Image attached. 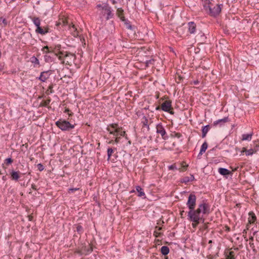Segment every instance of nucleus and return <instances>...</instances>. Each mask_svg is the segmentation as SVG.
<instances>
[{
    "mask_svg": "<svg viewBox=\"0 0 259 259\" xmlns=\"http://www.w3.org/2000/svg\"><path fill=\"white\" fill-rule=\"evenodd\" d=\"M209 213V205L206 203H202L198 205L197 209L189 210L188 213V217L190 221L195 223L192 224L193 227H195L200 222H204L203 215Z\"/></svg>",
    "mask_w": 259,
    "mask_h": 259,
    "instance_id": "obj_1",
    "label": "nucleus"
},
{
    "mask_svg": "<svg viewBox=\"0 0 259 259\" xmlns=\"http://www.w3.org/2000/svg\"><path fill=\"white\" fill-rule=\"evenodd\" d=\"M107 130L110 134L115 137H124L125 135V132L122 131L121 128L116 124H112L108 126Z\"/></svg>",
    "mask_w": 259,
    "mask_h": 259,
    "instance_id": "obj_2",
    "label": "nucleus"
},
{
    "mask_svg": "<svg viewBox=\"0 0 259 259\" xmlns=\"http://www.w3.org/2000/svg\"><path fill=\"white\" fill-rule=\"evenodd\" d=\"M56 125L63 131H69L74 128V125L71 124L69 121L59 119L56 122Z\"/></svg>",
    "mask_w": 259,
    "mask_h": 259,
    "instance_id": "obj_3",
    "label": "nucleus"
},
{
    "mask_svg": "<svg viewBox=\"0 0 259 259\" xmlns=\"http://www.w3.org/2000/svg\"><path fill=\"white\" fill-rule=\"evenodd\" d=\"M221 6H222V5H216L215 6H214L213 8L212 4L210 6H208L207 8L209 11L208 14L212 16L219 15L221 11Z\"/></svg>",
    "mask_w": 259,
    "mask_h": 259,
    "instance_id": "obj_4",
    "label": "nucleus"
},
{
    "mask_svg": "<svg viewBox=\"0 0 259 259\" xmlns=\"http://www.w3.org/2000/svg\"><path fill=\"white\" fill-rule=\"evenodd\" d=\"M196 197L193 194H190L188 197L187 205L189 210L193 209L196 205Z\"/></svg>",
    "mask_w": 259,
    "mask_h": 259,
    "instance_id": "obj_5",
    "label": "nucleus"
},
{
    "mask_svg": "<svg viewBox=\"0 0 259 259\" xmlns=\"http://www.w3.org/2000/svg\"><path fill=\"white\" fill-rule=\"evenodd\" d=\"M97 8L100 11H102V14L103 15H107L109 16L111 15V12L110 8L105 4H103V6L101 5H98Z\"/></svg>",
    "mask_w": 259,
    "mask_h": 259,
    "instance_id": "obj_6",
    "label": "nucleus"
},
{
    "mask_svg": "<svg viewBox=\"0 0 259 259\" xmlns=\"http://www.w3.org/2000/svg\"><path fill=\"white\" fill-rule=\"evenodd\" d=\"M161 109L167 112H169L170 114H173L174 113L170 110L172 109L171 107V102L169 100H166L164 101L161 106Z\"/></svg>",
    "mask_w": 259,
    "mask_h": 259,
    "instance_id": "obj_7",
    "label": "nucleus"
},
{
    "mask_svg": "<svg viewBox=\"0 0 259 259\" xmlns=\"http://www.w3.org/2000/svg\"><path fill=\"white\" fill-rule=\"evenodd\" d=\"M156 133L159 134L162 136V138L166 140L168 138L166 135V131L161 123H159L156 126Z\"/></svg>",
    "mask_w": 259,
    "mask_h": 259,
    "instance_id": "obj_8",
    "label": "nucleus"
},
{
    "mask_svg": "<svg viewBox=\"0 0 259 259\" xmlns=\"http://www.w3.org/2000/svg\"><path fill=\"white\" fill-rule=\"evenodd\" d=\"M51 73V70L43 71L40 73L39 76L37 78L42 82H45L50 77Z\"/></svg>",
    "mask_w": 259,
    "mask_h": 259,
    "instance_id": "obj_9",
    "label": "nucleus"
},
{
    "mask_svg": "<svg viewBox=\"0 0 259 259\" xmlns=\"http://www.w3.org/2000/svg\"><path fill=\"white\" fill-rule=\"evenodd\" d=\"M229 120V118L228 117H225L222 119H220L214 121L213 123L214 126L219 125L220 126L224 125L226 122H228Z\"/></svg>",
    "mask_w": 259,
    "mask_h": 259,
    "instance_id": "obj_10",
    "label": "nucleus"
},
{
    "mask_svg": "<svg viewBox=\"0 0 259 259\" xmlns=\"http://www.w3.org/2000/svg\"><path fill=\"white\" fill-rule=\"evenodd\" d=\"M248 224L247 225V229L250 228V225L253 224L256 221V217L254 213L250 212L249 213Z\"/></svg>",
    "mask_w": 259,
    "mask_h": 259,
    "instance_id": "obj_11",
    "label": "nucleus"
},
{
    "mask_svg": "<svg viewBox=\"0 0 259 259\" xmlns=\"http://www.w3.org/2000/svg\"><path fill=\"white\" fill-rule=\"evenodd\" d=\"M122 21L124 22V24L126 27V28L131 30H134L135 29V26L132 25L130 22L125 19V17H121Z\"/></svg>",
    "mask_w": 259,
    "mask_h": 259,
    "instance_id": "obj_12",
    "label": "nucleus"
},
{
    "mask_svg": "<svg viewBox=\"0 0 259 259\" xmlns=\"http://www.w3.org/2000/svg\"><path fill=\"white\" fill-rule=\"evenodd\" d=\"M136 189L137 192H138V196L139 197H143V198H146V195L145 192H144L143 189L139 186H137L136 187Z\"/></svg>",
    "mask_w": 259,
    "mask_h": 259,
    "instance_id": "obj_13",
    "label": "nucleus"
},
{
    "mask_svg": "<svg viewBox=\"0 0 259 259\" xmlns=\"http://www.w3.org/2000/svg\"><path fill=\"white\" fill-rule=\"evenodd\" d=\"M30 61L33 64L34 67H38L39 66V61L35 56L31 57L30 58Z\"/></svg>",
    "mask_w": 259,
    "mask_h": 259,
    "instance_id": "obj_14",
    "label": "nucleus"
},
{
    "mask_svg": "<svg viewBox=\"0 0 259 259\" xmlns=\"http://www.w3.org/2000/svg\"><path fill=\"white\" fill-rule=\"evenodd\" d=\"M189 31L190 33L193 34L195 32L196 25L193 22L188 23Z\"/></svg>",
    "mask_w": 259,
    "mask_h": 259,
    "instance_id": "obj_15",
    "label": "nucleus"
},
{
    "mask_svg": "<svg viewBox=\"0 0 259 259\" xmlns=\"http://www.w3.org/2000/svg\"><path fill=\"white\" fill-rule=\"evenodd\" d=\"M194 180V177L193 175H191L189 177H185L181 179V182L184 183H188Z\"/></svg>",
    "mask_w": 259,
    "mask_h": 259,
    "instance_id": "obj_16",
    "label": "nucleus"
},
{
    "mask_svg": "<svg viewBox=\"0 0 259 259\" xmlns=\"http://www.w3.org/2000/svg\"><path fill=\"white\" fill-rule=\"evenodd\" d=\"M218 172L220 175L224 176L229 175L231 174V171L229 170L228 169L222 167L219 168L218 169Z\"/></svg>",
    "mask_w": 259,
    "mask_h": 259,
    "instance_id": "obj_17",
    "label": "nucleus"
},
{
    "mask_svg": "<svg viewBox=\"0 0 259 259\" xmlns=\"http://www.w3.org/2000/svg\"><path fill=\"white\" fill-rule=\"evenodd\" d=\"M35 31L36 33H39L42 35H45L48 32V29L42 28L40 26L36 28Z\"/></svg>",
    "mask_w": 259,
    "mask_h": 259,
    "instance_id": "obj_18",
    "label": "nucleus"
},
{
    "mask_svg": "<svg viewBox=\"0 0 259 259\" xmlns=\"http://www.w3.org/2000/svg\"><path fill=\"white\" fill-rule=\"evenodd\" d=\"M210 129V126L209 125H206L205 126H203L202 129V137L204 138L207 132L209 131Z\"/></svg>",
    "mask_w": 259,
    "mask_h": 259,
    "instance_id": "obj_19",
    "label": "nucleus"
},
{
    "mask_svg": "<svg viewBox=\"0 0 259 259\" xmlns=\"http://www.w3.org/2000/svg\"><path fill=\"white\" fill-rule=\"evenodd\" d=\"M252 136V133L243 134L242 135V140L243 141H250Z\"/></svg>",
    "mask_w": 259,
    "mask_h": 259,
    "instance_id": "obj_20",
    "label": "nucleus"
},
{
    "mask_svg": "<svg viewBox=\"0 0 259 259\" xmlns=\"http://www.w3.org/2000/svg\"><path fill=\"white\" fill-rule=\"evenodd\" d=\"M19 173V171H15L13 170L11 173L12 179L15 181H18L20 177Z\"/></svg>",
    "mask_w": 259,
    "mask_h": 259,
    "instance_id": "obj_21",
    "label": "nucleus"
},
{
    "mask_svg": "<svg viewBox=\"0 0 259 259\" xmlns=\"http://www.w3.org/2000/svg\"><path fill=\"white\" fill-rule=\"evenodd\" d=\"M169 252V248L166 246H163L161 248V252L163 255H167Z\"/></svg>",
    "mask_w": 259,
    "mask_h": 259,
    "instance_id": "obj_22",
    "label": "nucleus"
},
{
    "mask_svg": "<svg viewBox=\"0 0 259 259\" xmlns=\"http://www.w3.org/2000/svg\"><path fill=\"white\" fill-rule=\"evenodd\" d=\"M32 20L34 25L36 26V28L40 27V20L38 17H32Z\"/></svg>",
    "mask_w": 259,
    "mask_h": 259,
    "instance_id": "obj_23",
    "label": "nucleus"
},
{
    "mask_svg": "<svg viewBox=\"0 0 259 259\" xmlns=\"http://www.w3.org/2000/svg\"><path fill=\"white\" fill-rule=\"evenodd\" d=\"M203 6L205 8L206 10L207 11V8L208 6L212 5L210 1L211 0H202Z\"/></svg>",
    "mask_w": 259,
    "mask_h": 259,
    "instance_id": "obj_24",
    "label": "nucleus"
},
{
    "mask_svg": "<svg viewBox=\"0 0 259 259\" xmlns=\"http://www.w3.org/2000/svg\"><path fill=\"white\" fill-rule=\"evenodd\" d=\"M8 22L5 17H0V25L2 27L7 25Z\"/></svg>",
    "mask_w": 259,
    "mask_h": 259,
    "instance_id": "obj_25",
    "label": "nucleus"
},
{
    "mask_svg": "<svg viewBox=\"0 0 259 259\" xmlns=\"http://www.w3.org/2000/svg\"><path fill=\"white\" fill-rule=\"evenodd\" d=\"M208 147L207 144L206 142H204L201 145L200 151L201 153H204L205 152Z\"/></svg>",
    "mask_w": 259,
    "mask_h": 259,
    "instance_id": "obj_26",
    "label": "nucleus"
},
{
    "mask_svg": "<svg viewBox=\"0 0 259 259\" xmlns=\"http://www.w3.org/2000/svg\"><path fill=\"white\" fill-rule=\"evenodd\" d=\"M244 151H245L246 152V155L249 156L252 155L253 154V153L255 151V150H254L252 149H250L249 150H246L244 149L242 152H244Z\"/></svg>",
    "mask_w": 259,
    "mask_h": 259,
    "instance_id": "obj_27",
    "label": "nucleus"
},
{
    "mask_svg": "<svg viewBox=\"0 0 259 259\" xmlns=\"http://www.w3.org/2000/svg\"><path fill=\"white\" fill-rule=\"evenodd\" d=\"M161 229V228L160 227H156V230L154 231V235L156 237H159L160 234H161V233L159 232V231Z\"/></svg>",
    "mask_w": 259,
    "mask_h": 259,
    "instance_id": "obj_28",
    "label": "nucleus"
},
{
    "mask_svg": "<svg viewBox=\"0 0 259 259\" xmlns=\"http://www.w3.org/2000/svg\"><path fill=\"white\" fill-rule=\"evenodd\" d=\"M113 152V150L111 148H108V149H107L108 160L110 159Z\"/></svg>",
    "mask_w": 259,
    "mask_h": 259,
    "instance_id": "obj_29",
    "label": "nucleus"
},
{
    "mask_svg": "<svg viewBox=\"0 0 259 259\" xmlns=\"http://www.w3.org/2000/svg\"><path fill=\"white\" fill-rule=\"evenodd\" d=\"M76 231L78 233H82L83 232V228L80 225H77V227H76Z\"/></svg>",
    "mask_w": 259,
    "mask_h": 259,
    "instance_id": "obj_30",
    "label": "nucleus"
},
{
    "mask_svg": "<svg viewBox=\"0 0 259 259\" xmlns=\"http://www.w3.org/2000/svg\"><path fill=\"white\" fill-rule=\"evenodd\" d=\"M123 12V10L121 8H118L117 10V13L118 16H120V15H122V13Z\"/></svg>",
    "mask_w": 259,
    "mask_h": 259,
    "instance_id": "obj_31",
    "label": "nucleus"
},
{
    "mask_svg": "<svg viewBox=\"0 0 259 259\" xmlns=\"http://www.w3.org/2000/svg\"><path fill=\"white\" fill-rule=\"evenodd\" d=\"M142 123L144 126H147L149 128V125L148 124V120L147 118H145L144 120L142 121Z\"/></svg>",
    "mask_w": 259,
    "mask_h": 259,
    "instance_id": "obj_32",
    "label": "nucleus"
},
{
    "mask_svg": "<svg viewBox=\"0 0 259 259\" xmlns=\"http://www.w3.org/2000/svg\"><path fill=\"white\" fill-rule=\"evenodd\" d=\"M233 252H230V255H228L226 259H235L234 256L232 254Z\"/></svg>",
    "mask_w": 259,
    "mask_h": 259,
    "instance_id": "obj_33",
    "label": "nucleus"
},
{
    "mask_svg": "<svg viewBox=\"0 0 259 259\" xmlns=\"http://www.w3.org/2000/svg\"><path fill=\"white\" fill-rule=\"evenodd\" d=\"M168 169H169V170L177 169V167L176 166V165H173V164H172V165H170L168 166Z\"/></svg>",
    "mask_w": 259,
    "mask_h": 259,
    "instance_id": "obj_34",
    "label": "nucleus"
},
{
    "mask_svg": "<svg viewBox=\"0 0 259 259\" xmlns=\"http://www.w3.org/2000/svg\"><path fill=\"white\" fill-rule=\"evenodd\" d=\"M6 162L7 164H10L11 163L13 162L12 159L11 158H8L6 159Z\"/></svg>",
    "mask_w": 259,
    "mask_h": 259,
    "instance_id": "obj_35",
    "label": "nucleus"
},
{
    "mask_svg": "<svg viewBox=\"0 0 259 259\" xmlns=\"http://www.w3.org/2000/svg\"><path fill=\"white\" fill-rule=\"evenodd\" d=\"M45 60L46 62H49L51 60V58L50 56H45Z\"/></svg>",
    "mask_w": 259,
    "mask_h": 259,
    "instance_id": "obj_36",
    "label": "nucleus"
},
{
    "mask_svg": "<svg viewBox=\"0 0 259 259\" xmlns=\"http://www.w3.org/2000/svg\"><path fill=\"white\" fill-rule=\"evenodd\" d=\"M38 168L40 171L42 170L44 168L43 165L41 164H38Z\"/></svg>",
    "mask_w": 259,
    "mask_h": 259,
    "instance_id": "obj_37",
    "label": "nucleus"
},
{
    "mask_svg": "<svg viewBox=\"0 0 259 259\" xmlns=\"http://www.w3.org/2000/svg\"><path fill=\"white\" fill-rule=\"evenodd\" d=\"M78 190V188H70L69 189V192H74L75 191H76Z\"/></svg>",
    "mask_w": 259,
    "mask_h": 259,
    "instance_id": "obj_38",
    "label": "nucleus"
},
{
    "mask_svg": "<svg viewBox=\"0 0 259 259\" xmlns=\"http://www.w3.org/2000/svg\"><path fill=\"white\" fill-rule=\"evenodd\" d=\"M48 49H49L48 47L46 46V47H45L43 48V51H44V52H46V50H48Z\"/></svg>",
    "mask_w": 259,
    "mask_h": 259,
    "instance_id": "obj_39",
    "label": "nucleus"
},
{
    "mask_svg": "<svg viewBox=\"0 0 259 259\" xmlns=\"http://www.w3.org/2000/svg\"><path fill=\"white\" fill-rule=\"evenodd\" d=\"M115 142L116 143H118L119 142V138L118 137H117V138L115 140Z\"/></svg>",
    "mask_w": 259,
    "mask_h": 259,
    "instance_id": "obj_40",
    "label": "nucleus"
},
{
    "mask_svg": "<svg viewBox=\"0 0 259 259\" xmlns=\"http://www.w3.org/2000/svg\"><path fill=\"white\" fill-rule=\"evenodd\" d=\"M203 153H201V151L200 150V152H199V153L198 156H199L201 155Z\"/></svg>",
    "mask_w": 259,
    "mask_h": 259,
    "instance_id": "obj_41",
    "label": "nucleus"
},
{
    "mask_svg": "<svg viewBox=\"0 0 259 259\" xmlns=\"http://www.w3.org/2000/svg\"><path fill=\"white\" fill-rule=\"evenodd\" d=\"M198 83V81H194V84H197Z\"/></svg>",
    "mask_w": 259,
    "mask_h": 259,
    "instance_id": "obj_42",
    "label": "nucleus"
},
{
    "mask_svg": "<svg viewBox=\"0 0 259 259\" xmlns=\"http://www.w3.org/2000/svg\"><path fill=\"white\" fill-rule=\"evenodd\" d=\"M112 3H113V4H115L116 2V1H115V0H113V1H112Z\"/></svg>",
    "mask_w": 259,
    "mask_h": 259,
    "instance_id": "obj_43",
    "label": "nucleus"
},
{
    "mask_svg": "<svg viewBox=\"0 0 259 259\" xmlns=\"http://www.w3.org/2000/svg\"><path fill=\"white\" fill-rule=\"evenodd\" d=\"M49 103V101H48V102H47V101H46V103H45V104L47 105H48Z\"/></svg>",
    "mask_w": 259,
    "mask_h": 259,
    "instance_id": "obj_44",
    "label": "nucleus"
},
{
    "mask_svg": "<svg viewBox=\"0 0 259 259\" xmlns=\"http://www.w3.org/2000/svg\"><path fill=\"white\" fill-rule=\"evenodd\" d=\"M133 192H135V190H133L131 191V193H133Z\"/></svg>",
    "mask_w": 259,
    "mask_h": 259,
    "instance_id": "obj_45",
    "label": "nucleus"
},
{
    "mask_svg": "<svg viewBox=\"0 0 259 259\" xmlns=\"http://www.w3.org/2000/svg\"><path fill=\"white\" fill-rule=\"evenodd\" d=\"M159 109V107H157V108H156V110H158Z\"/></svg>",
    "mask_w": 259,
    "mask_h": 259,
    "instance_id": "obj_46",
    "label": "nucleus"
}]
</instances>
